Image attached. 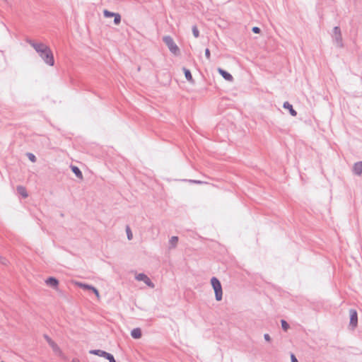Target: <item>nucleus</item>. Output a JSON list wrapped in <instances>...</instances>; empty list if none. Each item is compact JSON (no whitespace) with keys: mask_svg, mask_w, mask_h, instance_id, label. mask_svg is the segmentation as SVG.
<instances>
[{"mask_svg":"<svg viewBox=\"0 0 362 362\" xmlns=\"http://www.w3.org/2000/svg\"><path fill=\"white\" fill-rule=\"evenodd\" d=\"M26 42L34 48L45 64L49 66H54V59L53 53L47 45L41 42H35L33 40L28 38L26 39Z\"/></svg>","mask_w":362,"mask_h":362,"instance_id":"obj_1","label":"nucleus"},{"mask_svg":"<svg viewBox=\"0 0 362 362\" xmlns=\"http://www.w3.org/2000/svg\"><path fill=\"white\" fill-rule=\"evenodd\" d=\"M163 41L165 42L169 50L175 56H178L180 54V50L178 46L175 44L172 37L166 35L163 37Z\"/></svg>","mask_w":362,"mask_h":362,"instance_id":"obj_2","label":"nucleus"},{"mask_svg":"<svg viewBox=\"0 0 362 362\" xmlns=\"http://www.w3.org/2000/svg\"><path fill=\"white\" fill-rule=\"evenodd\" d=\"M211 286L215 292V297L217 301L222 300L223 291L220 281L216 277H212L211 279Z\"/></svg>","mask_w":362,"mask_h":362,"instance_id":"obj_3","label":"nucleus"},{"mask_svg":"<svg viewBox=\"0 0 362 362\" xmlns=\"http://www.w3.org/2000/svg\"><path fill=\"white\" fill-rule=\"evenodd\" d=\"M332 40L337 47L340 48L344 47L341 30L338 26L333 28Z\"/></svg>","mask_w":362,"mask_h":362,"instance_id":"obj_4","label":"nucleus"},{"mask_svg":"<svg viewBox=\"0 0 362 362\" xmlns=\"http://www.w3.org/2000/svg\"><path fill=\"white\" fill-rule=\"evenodd\" d=\"M135 279L137 281H144L148 286H149L151 288H154V284L151 281V279L145 274H143V273L138 274L135 276Z\"/></svg>","mask_w":362,"mask_h":362,"instance_id":"obj_5","label":"nucleus"},{"mask_svg":"<svg viewBox=\"0 0 362 362\" xmlns=\"http://www.w3.org/2000/svg\"><path fill=\"white\" fill-rule=\"evenodd\" d=\"M350 314V326L352 327V329H354L356 327L358 324V315L357 312L354 309H351L349 310Z\"/></svg>","mask_w":362,"mask_h":362,"instance_id":"obj_6","label":"nucleus"},{"mask_svg":"<svg viewBox=\"0 0 362 362\" xmlns=\"http://www.w3.org/2000/svg\"><path fill=\"white\" fill-rule=\"evenodd\" d=\"M90 354L96 355L107 359L112 354L100 349H92L89 351Z\"/></svg>","mask_w":362,"mask_h":362,"instance_id":"obj_7","label":"nucleus"},{"mask_svg":"<svg viewBox=\"0 0 362 362\" xmlns=\"http://www.w3.org/2000/svg\"><path fill=\"white\" fill-rule=\"evenodd\" d=\"M218 71L223 76V78L224 79H226V81H233V78L230 73L227 72L226 71H225L221 68H218Z\"/></svg>","mask_w":362,"mask_h":362,"instance_id":"obj_8","label":"nucleus"},{"mask_svg":"<svg viewBox=\"0 0 362 362\" xmlns=\"http://www.w3.org/2000/svg\"><path fill=\"white\" fill-rule=\"evenodd\" d=\"M354 174L361 175L362 174V161L357 162L354 164L353 168Z\"/></svg>","mask_w":362,"mask_h":362,"instance_id":"obj_9","label":"nucleus"},{"mask_svg":"<svg viewBox=\"0 0 362 362\" xmlns=\"http://www.w3.org/2000/svg\"><path fill=\"white\" fill-rule=\"evenodd\" d=\"M283 107L285 109H288L289 110L290 114L292 116H296L297 112L293 108V106L291 104H290L288 102H284L283 104Z\"/></svg>","mask_w":362,"mask_h":362,"instance_id":"obj_10","label":"nucleus"},{"mask_svg":"<svg viewBox=\"0 0 362 362\" xmlns=\"http://www.w3.org/2000/svg\"><path fill=\"white\" fill-rule=\"evenodd\" d=\"M183 71H184V74H185V76L186 78V79L191 83H194V81L192 78V74H191V71L187 69V68L185 67H183L182 69Z\"/></svg>","mask_w":362,"mask_h":362,"instance_id":"obj_11","label":"nucleus"},{"mask_svg":"<svg viewBox=\"0 0 362 362\" xmlns=\"http://www.w3.org/2000/svg\"><path fill=\"white\" fill-rule=\"evenodd\" d=\"M46 283L47 285L50 286L51 287L55 288L58 286L59 281L54 277H49L46 280Z\"/></svg>","mask_w":362,"mask_h":362,"instance_id":"obj_12","label":"nucleus"},{"mask_svg":"<svg viewBox=\"0 0 362 362\" xmlns=\"http://www.w3.org/2000/svg\"><path fill=\"white\" fill-rule=\"evenodd\" d=\"M16 190L18 193L21 194L23 198H26L28 197V194L26 191V189L23 186H17Z\"/></svg>","mask_w":362,"mask_h":362,"instance_id":"obj_13","label":"nucleus"},{"mask_svg":"<svg viewBox=\"0 0 362 362\" xmlns=\"http://www.w3.org/2000/svg\"><path fill=\"white\" fill-rule=\"evenodd\" d=\"M51 348L52 349V351L54 353L57 355H61L62 354V350L59 347V346L53 341L52 343L49 344Z\"/></svg>","mask_w":362,"mask_h":362,"instance_id":"obj_14","label":"nucleus"},{"mask_svg":"<svg viewBox=\"0 0 362 362\" xmlns=\"http://www.w3.org/2000/svg\"><path fill=\"white\" fill-rule=\"evenodd\" d=\"M131 336L134 339H139L141 337V330L140 328H134L131 332Z\"/></svg>","mask_w":362,"mask_h":362,"instance_id":"obj_15","label":"nucleus"},{"mask_svg":"<svg viewBox=\"0 0 362 362\" xmlns=\"http://www.w3.org/2000/svg\"><path fill=\"white\" fill-rule=\"evenodd\" d=\"M71 170L78 178H83V174L77 166L71 165Z\"/></svg>","mask_w":362,"mask_h":362,"instance_id":"obj_16","label":"nucleus"},{"mask_svg":"<svg viewBox=\"0 0 362 362\" xmlns=\"http://www.w3.org/2000/svg\"><path fill=\"white\" fill-rule=\"evenodd\" d=\"M178 243V237L173 236L169 240L170 248H175Z\"/></svg>","mask_w":362,"mask_h":362,"instance_id":"obj_17","label":"nucleus"},{"mask_svg":"<svg viewBox=\"0 0 362 362\" xmlns=\"http://www.w3.org/2000/svg\"><path fill=\"white\" fill-rule=\"evenodd\" d=\"M77 285L78 287L83 288V289H85V290H90L92 289L93 288V286L91 285H88V284H83V283H77Z\"/></svg>","mask_w":362,"mask_h":362,"instance_id":"obj_18","label":"nucleus"},{"mask_svg":"<svg viewBox=\"0 0 362 362\" xmlns=\"http://www.w3.org/2000/svg\"><path fill=\"white\" fill-rule=\"evenodd\" d=\"M126 233H127V239L129 240H131L133 238V234H132L131 228L129 226H126Z\"/></svg>","mask_w":362,"mask_h":362,"instance_id":"obj_19","label":"nucleus"},{"mask_svg":"<svg viewBox=\"0 0 362 362\" xmlns=\"http://www.w3.org/2000/svg\"><path fill=\"white\" fill-rule=\"evenodd\" d=\"M120 22H121V16L119 13H115V14L114 16L115 24L118 25Z\"/></svg>","mask_w":362,"mask_h":362,"instance_id":"obj_20","label":"nucleus"},{"mask_svg":"<svg viewBox=\"0 0 362 362\" xmlns=\"http://www.w3.org/2000/svg\"><path fill=\"white\" fill-rule=\"evenodd\" d=\"M281 324L282 329L284 331H287L288 329L289 325L288 324V322L285 320H281Z\"/></svg>","mask_w":362,"mask_h":362,"instance_id":"obj_21","label":"nucleus"},{"mask_svg":"<svg viewBox=\"0 0 362 362\" xmlns=\"http://www.w3.org/2000/svg\"><path fill=\"white\" fill-rule=\"evenodd\" d=\"M103 14H104V16L106 17V18H110V17H114L115 13H113V12H111V11H109L107 10H104L103 11Z\"/></svg>","mask_w":362,"mask_h":362,"instance_id":"obj_22","label":"nucleus"},{"mask_svg":"<svg viewBox=\"0 0 362 362\" xmlns=\"http://www.w3.org/2000/svg\"><path fill=\"white\" fill-rule=\"evenodd\" d=\"M192 33L196 38L199 36V31L196 25L192 26Z\"/></svg>","mask_w":362,"mask_h":362,"instance_id":"obj_23","label":"nucleus"},{"mask_svg":"<svg viewBox=\"0 0 362 362\" xmlns=\"http://www.w3.org/2000/svg\"><path fill=\"white\" fill-rule=\"evenodd\" d=\"M27 156L31 162L35 163L36 161V157L34 154H33L31 153H28Z\"/></svg>","mask_w":362,"mask_h":362,"instance_id":"obj_24","label":"nucleus"},{"mask_svg":"<svg viewBox=\"0 0 362 362\" xmlns=\"http://www.w3.org/2000/svg\"><path fill=\"white\" fill-rule=\"evenodd\" d=\"M43 337L49 344L53 341V340L47 334H44Z\"/></svg>","mask_w":362,"mask_h":362,"instance_id":"obj_25","label":"nucleus"},{"mask_svg":"<svg viewBox=\"0 0 362 362\" xmlns=\"http://www.w3.org/2000/svg\"><path fill=\"white\" fill-rule=\"evenodd\" d=\"M210 55H211V54H210V50H209V49L206 48V49H205V56H206V57L208 59H210Z\"/></svg>","mask_w":362,"mask_h":362,"instance_id":"obj_26","label":"nucleus"},{"mask_svg":"<svg viewBox=\"0 0 362 362\" xmlns=\"http://www.w3.org/2000/svg\"><path fill=\"white\" fill-rule=\"evenodd\" d=\"M0 262L2 264L6 265L7 264V262H8V260L6 258H4V257H0Z\"/></svg>","mask_w":362,"mask_h":362,"instance_id":"obj_27","label":"nucleus"},{"mask_svg":"<svg viewBox=\"0 0 362 362\" xmlns=\"http://www.w3.org/2000/svg\"><path fill=\"white\" fill-rule=\"evenodd\" d=\"M252 32L254 33H260V28H258V27H253L252 29Z\"/></svg>","mask_w":362,"mask_h":362,"instance_id":"obj_28","label":"nucleus"},{"mask_svg":"<svg viewBox=\"0 0 362 362\" xmlns=\"http://www.w3.org/2000/svg\"><path fill=\"white\" fill-rule=\"evenodd\" d=\"M91 291H92L95 294V296H96L98 298H99V296H99V292H98V290H97L94 286H93V288H92Z\"/></svg>","mask_w":362,"mask_h":362,"instance_id":"obj_29","label":"nucleus"},{"mask_svg":"<svg viewBox=\"0 0 362 362\" xmlns=\"http://www.w3.org/2000/svg\"><path fill=\"white\" fill-rule=\"evenodd\" d=\"M291 362H298V359L296 358L295 355L293 354H291Z\"/></svg>","mask_w":362,"mask_h":362,"instance_id":"obj_30","label":"nucleus"},{"mask_svg":"<svg viewBox=\"0 0 362 362\" xmlns=\"http://www.w3.org/2000/svg\"><path fill=\"white\" fill-rule=\"evenodd\" d=\"M264 338L267 341H271V337H270L269 334H264Z\"/></svg>","mask_w":362,"mask_h":362,"instance_id":"obj_31","label":"nucleus"},{"mask_svg":"<svg viewBox=\"0 0 362 362\" xmlns=\"http://www.w3.org/2000/svg\"><path fill=\"white\" fill-rule=\"evenodd\" d=\"M107 360L110 361V362H116L114 356L112 355H111L108 358Z\"/></svg>","mask_w":362,"mask_h":362,"instance_id":"obj_32","label":"nucleus"},{"mask_svg":"<svg viewBox=\"0 0 362 362\" xmlns=\"http://www.w3.org/2000/svg\"><path fill=\"white\" fill-rule=\"evenodd\" d=\"M190 182H194V183H198V184L202 183V182L199 181V180H190Z\"/></svg>","mask_w":362,"mask_h":362,"instance_id":"obj_33","label":"nucleus"},{"mask_svg":"<svg viewBox=\"0 0 362 362\" xmlns=\"http://www.w3.org/2000/svg\"><path fill=\"white\" fill-rule=\"evenodd\" d=\"M71 362H80V361H79V360H78V359H75V358H74V359H73V360L71 361Z\"/></svg>","mask_w":362,"mask_h":362,"instance_id":"obj_34","label":"nucleus"}]
</instances>
